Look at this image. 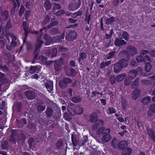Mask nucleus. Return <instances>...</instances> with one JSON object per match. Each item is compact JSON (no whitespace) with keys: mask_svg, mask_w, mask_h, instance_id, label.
<instances>
[{"mask_svg":"<svg viewBox=\"0 0 155 155\" xmlns=\"http://www.w3.org/2000/svg\"><path fill=\"white\" fill-rule=\"evenodd\" d=\"M31 14V11L30 10H27L26 11L25 14V20H28V18Z\"/></svg>","mask_w":155,"mask_h":155,"instance_id":"nucleus-54","label":"nucleus"},{"mask_svg":"<svg viewBox=\"0 0 155 155\" xmlns=\"http://www.w3.org/2000/svg\"><path fill=\"white\" fill-rule=\"evenodd\" d=\"M96 93H97V94H101V96L103 95V94L102 93H100L98 91H93L92 92V95L91 96V97H96Z\"/></svg>","mask_w":155,"mask_h":155,"instance_id":"nucleus-62","label":"nucleus"},{"mask_svg":"<svg viewBox=\"0 0 155 155\" xmlns=\"http://www.w3.org/2000/svg\"><path fill=\"white\" fill-rule=\"evenodd\" d=\"M12 26L11 20L10 19L7 22L6 25V28L8 29H10L12 28Z\"/></svg>","mask_w":155,"mask_h":155,"instance_id":"nucleus-56","label":"nucleus"},{"mask_svg":"<svg viewBox=\"0 0 155 155\" xmlns=\"http://www.w3.org/2000/svg\"><path fill=\"white\" fill-rule=\"evenodd\" d=\"M105 128L104 127H100L96 131V134L98 135H99L101 134L104 131Z\"/></svg>","mask_w":155,"mask_h":155,"instance_id":"nucleus-61","label":"nucleus"},{"mask_svg":"<svg viewBox=\"0 0 155 155\" xmlns=\"http://www.w3.org/2000/svg\"><path fill=\"white\" fill-rule=\"evenodd\" d=\"M81 0H73L68 4V8L70 11H73L78 9L81 6Z\"/></svg>","mask_w":155,"mask_h":155,"instance_id":"nucleus-1","label":"nucleus"},{"mask_svg":"<svg viewBox=\"0 0 155 155\" xmlns=\"http://www.w3.org/2000/svg\"><path fill=\"white\" fill-rule=\"evenodd\" d=\"M130 65L132 67L137 66V63L134 59H132L130 63Z\"/></svg>","mask_w":155,"mask_h":155,"instance_id":"nucleus-63","label":"nucleus"},{"mask_svg":"<svg viewBox=\"0 0 155 155\" xmlns=\"http://www.w3.org/2000/svg\"><path fill=\"white\" fill-rule=\"evenodd\" d=\"M140 91L138 89H135L133 92L132 97L134 100H136L140 95Z\"/></svg>","mask_w":155,"mask_h":155,"instance_id":"nucleus-20","label":"nucleus"},{"mask_svg":"<svg viewBox=\"0 0 155 155\" xmlns=\"http://www.w3.org/2000/svg\"><path fill=\"white\" fill-rule=\"evenodd\" d=\"M0 82L3 84H7L8 82V80L5 77V74L1 72L0 73Z\"/></svg>","mask_w":155,"mask_h":155,"instance_id":"nucleus-23","label":"nucleus"},{"mask_svg":"<svg viewBox=\"0 0 155 155\" xmlns=\"http://www.w3.org/2000/svg\"><path fill=\"white\" fill-rule=\"evenodd\" d=\"M29 147L31 149L33 148L36 145V143L35 140L32 138H29L28 140Z\"/></svg>","mask_w":155,"mask_h":155,"instance_id":"nucleus-25","label":"nucleus"},{"mask_svg":"<svg viewBox=\"0 0 155 155\" xmlns=\"http://www.w3.org/2000/svg\"><path fill=\"white\" fill-rule=\"evenodd\" d=\"M130 82L131 81L129 79L126 78L124 80V84L126 86H129L130 84Z\"/></svg>","mask_w":155,"mask_h":155,"instance_id":"nucleus-59","label":"nucleus"},{"mask_svg":"<svg viewBox=\"0 0 155 155\" xmlns=\"http://www.w3.org/2000/svg\"><path fill=\"white\" fill-rule=\"evenodd\" d=\"M22 26L23 27L24 31L28 30L29 25L28 24L26 21H23L22 24Z\"/></svg>","mask_w":155,"mask_h":155,"instance_id":"nucleus-48","label":"nucleus"},{"mask_svg":"<svg viewBox=\"0 0 155 155\" xmlns=\"http://www.w3.org/2000/svg\"><path fill=\"white\" fill-rule=\"evenodd\" d=\"M126 74L125 73L119 74L116 76V80L117 82H120L122 81L126 77Z\"/></svg>","mask_w":155,"mask_h":155,"instance_id":"nucleus-27","label":"nucleus"},{"mask_svg":"<svg viewBox=\"0 0 155 155\" xmlns=\"http://www.w3.org/2000/svg\"><path fill=\"white\" fill-rule=\"evenodd\" d=\"M25 8L24 6L22 5L20 8L18 14L20 17H21L25 11Z\"/></svg>","mask_w":155,"mask_h":155,"instance_id":"nucleus-44","label":"nucleus"},{"mask_svg":"<svg viewBox=\"0 0 155 155\" xmlns=\"http://www.w3.org/2000/svg\"><path fill=\"white\" fill-rule=\"evenodd\" d=\"M71 138L73 146L74 147H76L78 145L79 146L80 140L75 134H73L72 135Z\"/></svg>","mask_w":155,"mask_h":155,"instance_id":"nucleus-11","label":"nucleus"},{"mask_svg":"<svg viewBox=\"0 0 155 155\" xmlns=\"http://www.w3.org/2000/svg\"><path fill=\"white\" fill-rule=\"evenodd\" d=\"M16 122L19 128L22 127L24 125H25L27 124V121L25 118H22L19 120H17Z\"/></svg>","mask_w":155,"mask_h":155,"instance_id":"nucleus-18","label":"nucleus"},{"mask_svg":"<svg viewBox=\"0 0 155 155\" xmlns=\"http://www.w3.org/2000/svg\"><path fill=\"white\" fill-rule=\"evenodd\" d=\"M111 138V137L110 134H104L101 138V140L103 143H107L109 141Z\"/></svg>","mask_w":155,"mask_h":155,"instance_id":"nucleus-22","label":"nucleus"},{"mask_svg":"<svg viewBox=\"0 0 155 155\" xmlns=\"http://www.w3.org/2000/svg\"><path fill=\"white\" fill-rule=\"evenodd\" d=\"M150 110L153 112H155V103L152 104L150 107Z\"/></svg>","mask_w":155,"mask_h":155,"instance_id":"nucleus-64","label":"nucleus"},{"mask_svg":"<svg viewBox=\"0 0 155 155\" xmlns=\"http://www.w3.org/2000/svg\"><path fill=\"white\" fill-rule=\"evenodd\" d=\"M34 58L35 59L40 60L41 59L42 60H46V58L43 55H40L39 56L38 53H37L35 55Z\"/></svg>","mask_w":155,"mask_h":155,"instance_id":"nucleus-40","label":"nucleus"},{"mask_svg":"<svg viewBox=\"0 0 155 155\" xmlns=\"http://www.w3.org/2000/svg\"><path fill=\"white\" fill-rule=\"evenodd\" d=\"M63 145V142L61 140H58L56 143V146L58 149H60Z\"/></svg>","mask_w":155,"mask_h":155,"instance_id":"nucleus-50","label":"nucleus"},{"mask_svg":"<svg viewBox=\"0 0 155 155\" xmlns=\"http://www.w3.org/2000/svg\"><path fill=\"white\" fill-rule=\"evenodd\" d=\"M82 98L79 96H77L71 98V101L74 103H78L81 102Z\"/></svg>","mask_w":155,"mask_h":155,"instance_id":"nucleus-28","label":"nucleus"},{"mask_svg":"<svg viewBox=\"0 0 155 155\" xmlns=\"http://www.w3.org/2000/svg\"><path fill=\"white\" fill-rule=\"evenodd\" d=\"M77 36V34L75 31L71 30L66 33L65 39L68 41H72L76 39Z\"/></svg>","mask_w":155,"mask_h":155,"instance_id":"nucleus-2","label":"nucleus"},{"mask_svg":"<svg viewBox=\"0 0 155 155\" xmlns=\"http://www.w3.org/2000/svg\"><path fill=\"white\" fill-rule=\"evenodd\" d=\"M76 106V105L71 103H70L68 104V111L71 115L73 116L75 115Z\"/></svg>","mask_w":155,"mask_h":155,"instance_id":"nucleus-5","label":"nucleus"},{"mask_svg":"<svg viewBox=\"0 0 155 155\" xmlns=\"http://www.w3.org/2000/svg\"><path fill=\"white\" fill-rule=\"evenodd\" d=\"M151 100V98L149 96H146L142 99L141 103L144 105H147L149 104Z\"/></svg>","mask_w":155,"mask_h":155,"instance_id":"nucleus-30","label":"nucleus"},{"mask_svg":"<svg viewBox=\"0 0 155 155\" xmlns=\"http://www.w3.org/2000/svg\"><path fill=\"white\" fill-rule=\"evenodd\" d=\"M127 43V42L121 38H116L114 42L115 45L117 47H119L123 45H126Z\"/></svg>","mask_w":155,"mask_h":155,"instance_id":"nucleus-10","label":"nucleus"},{"mask_svg":"<svg viewBox=\"0 0 155 155\" xmlns=\"http://www.w3.org/2000/svg\"><path fill=\"white\" fill-rule=\"evenodd\" d=\"M127 50L130 56H134L137 53V50L136 48L132 45H130L127 47Z\"/></svg>","mask_w":155,"mask_h":155,"instance_id":"nucleus-7","label":"nucleus"},{"mask_svg":"<svg viewBox=\"0 0 155 155\" xmlns=\"http://www.w3.org/2000/svg\"><path fill=\"white\" fill-rule=\"evenodd\" d=\"M122 106L123 108L125 109L126 108L127 106V103L124 100L122 99L121 101Z\"/></svg>","mask_w":155,"mask_h":155,"instance_id":"nucleus-53","label":"nucleus"},{"mask_svg":"<svg viewBox=\"0 0 155 155\" xmlns=\"http://www.w3.org/2000/svg\"><path fill=\"white\" fill-rule=\"evenodd\" d=\"M17 138H18V133L16 131L13 130L12 131L10 138L9 141L13 144H15L16 142Z\"/></svg>","mask_w":155,"mask_h":155,"instance_id":"nucleus-8","label":"nucleus"},{"mask_svg":"<svg viewBox=\"0 0 155 155\" xmlns=\"http://www.w3.org/2000/svg\"><path fill=\"white\" fill-rule=\"evenodd\" d=\"M50 17L49 15H46L42 21L41 23V24L42 25H46L50 21Z\"/></svg>","mask_w":155,"mask_h":155,"instance_id":"nucleus-38","label":"nucleus"},{"mask_svg":"<svg viewBox=\"0 0 155 155\" xmlns=\"http://www.w3.org/2000/svg\"><path fill=\"white\" fill-rule=\"evenodd\" d=\"M64 12L63 10H60L56 12L55 14L57 16H61L64 14Z\"/></svg>","mask_w":155,"mask_h":155,"instance_id":"nucleus-60","label":"nucleus"},{"mask_svg":"<svg viewBox=\"0 0 155 155\" xmlns=\"http://www.w3.org/2000/svg\"><path fill=\"white\" fill-rule=\"evenodd\" d=\"M53 110L51 107H48L47 108L46 110V114L47 117H51L53 114Z\"/></svg>","mask_w":155,"mask_h":155,"instance_id":"nucleus-36","label":"nucleus"},{"mask_svg":"<svg viewBox=\"0 0 155 155\" xmlns=\"http://www.w3.org/2000/svg\"><path fill=\"white\" fill-rule=\"evenodd\" d=\"M58 50L56 48H53L51 50V52L50 53V54L51 53V56L52 57H55L57 55Z\"/></svg>","mask_w":155,"mask_h":155,"instance_id":"nucleus-49","label":"nucleus"},{"mask_svg":"<svg viewBox=\"0 0 155 155\" xmlns=\"http://www.w3.org/2000/svg\"><path fill=\"white\" fill-rule=\"evenodd\" d=\"M124 150L122 151L121 155H129L132 152L131 149L129 147L127 149H125Z\"/></svg>","mask_w":155,"mask_h":155,"instance_id":"nucleus-39","label":"nucleus"},{"mask_svg":"<svg viewBox=\"0 0 155 155\" xmlns=\"http://www.w3.org/2000/svg\"><path fill=\"white\" fill-rule=\"evenodd\" d=\"M115 53L116 51H113L109 52L108 54L109 56L107 57V58L108 59H110L114 56Z\"/></svg>","mask_w":155,"mask_h":155,"instance_id":"nucleus-55","label":"nucleus"},{"mask_svg":"<svg viewBox=\"0 0 155 155\" xmlns=\"http://www.w3.org/2000/svg\"><path fill=\"white\" fill-rule=\"evenodd\" d=\"M122 37L127 41H128L129 39V35L128 33L125 31L123 32Z\"/></svg>","mask_w":155,"mask_h":155,"instance_id":"nucleus-45","label":"nucleus"},{"mask_svg":"<svg viewBox=\"0 0 155 155\" xmlns=\"http://www.w3.org/2000/svg\"><path fill=\"white\" fill-rule=\"evenodd\" d=\"M11 37L12 38V41L10 43L12 47H15L17 45V42L16 41L17 37L13 34L11 35Z\"/></svg>","mask_w":155,"mask_h":155,"instance_id":"nucleus-21","label":"nucleus"},{"mask_svg":"<svg viewBox=\"0 0 155 155\" xmlns=\"http://www.w3.org/2000/svg\"><path fill=\"white\" fill-rule=\"evenodd\" d=\"M137 74V71L135 70H132L130 71L129 72L128 75L129 77L132 79L135 78Z\"/></svg>","mask_w":155,"mask_h":155,"instance_id":"nucleus-37","label":"nucleus"},{"mask_svg":"<svg viewBox=\"0 0 155 155\" xmlns=\"http://www.w3.org/2000/svg\"><path fill=\"white\" fill-rule=\"evenodd\" d=\"M98 116L95 113H92L89 117V121L91 123H95L98 121Z\"/></svg>","mask_w":155,"mask_h":155,"instance_id":"nucleus-12","label":"nucleus"},{"mask_svg":"<svg viewBox=\"0 0 155 155\" xmlns=\"http://www.w3.org/2000/svg\"><path fill=\"white\" fill-rule=\"evenodd\" d=\"M64 81L66 83V84L68 85V84H70L72 81V80L68 78H62Z\"/></svg>","mask_w":155,"mask_h":155,"instance_id":"nucleus-58","label":"nucleus"},{"mask_svg":"<svg viewBox=\"0 0 155 155\" xmlns=\"http://www.w3.org/2000/svg\"><path fill=\"white\" fill-rule=\"evenodd\" d=\"M1 147L2 149H8L9 146L7 141L2 140L1 141Z\"/></svg>","mask_w":155,"mask_h":155,"instance_id":"nucleus-29","label":"nucleus"},{"mask_svg":"<svg viewBox=\"0 0 155 155\" xmlns=\"http://www.w3.org/2000/svg\"><path fill=\"white\" fill-rule=\"evenodd\" d=\"M45 86L47 89L48 91L50 92L53 90V82L52 81H48L45 84Z\"/></svg>","mask_w":155,"mask_h":155,"instance_id":"nucleus-19","label":"nucleus"},{"mask_svg":"<svg viewBox=\"0 0 155 155\" xmlns=\"http://www.w3.org/2000/svg\"><path fill=\"white\" fill-rule=\"evenodd\" d=\"M63 116L64 119L66 120H69L71 119V116L67 112L64 113Z\"/></svg>","mask_w":155,"mask_h":155,"instance_id":"nucleus-51","label":"nucleus"},{"mask_svg":"<svg viewBox=\"0 0 155 155\" xmlns=\"http://www.w3.org/2000/svg\"><path fill=\"white\" fill-rule=\"evenodd\" d=\"M128 65V62L127 60L122 58L119 60L114 66V68H125L127 67Z\"/></svg>","mask_w":155,"mask_h":155,"instance_id":"nucleus-3","label":"nucleus"},{"mask_svg":"<svg viewBox=\"0 0 155 155\" xmlns=\"http://www.w3.org/2000/svg\"><path fill=\"white\" fill-rule=\"evenodd\" d=\"M21 103L20 102H18L15 104L13 107V109L14 110L17 111L18 112H20L21 110Z\"/></svg>","mask_w":155,"mask_h":155,"instance_id":"nucleus-26","label":"nucleus"},{"mask_svg":"<svg viewBox=\"0 0 155 155\" xmlns=\"http://www.w3.org/2000/svg\"><path fill=\"white\" fill-rule=\"evenodd\" d=\"M45 40L47 43L49 44L51 43V38L50 35L47 34H45L44 36Z\"/></svg>","mask_w":155,"mask_h":155,"instance_id":"nucleus-42","label":"nucleus"},{"mask_svg":"<svg viewBox=\"0 0 155 155\" xmlns=\"http://www.w3.org/2000/svg\"><path fill=\"white\" fill-rule=\"evenodd\" d=\"M128 143L125 141H122L118 143L117 146L120 150H124L127 147Z\"/></svg>","mask_w":155,"mask_h":155,"instance_id":"nucleus-16","label":"nucleus"},{"mask_svg":"<svg viewBox=\"0 0 155 155\" xmlns=\"http://www.w3.org/2000/svg\"><path fill=\"white\" fill-rule=\"evenodd\" d=\"M1 15L4 18L5 20H7L8 17L9 12L7 10L2 11L1 12Z\"/></svg>","mask_w":155,"mask_h":155,"instance_id":"nucleus-34","label":"nucleus"},{"mask_svg":"<svg viewBox=\"0 0 155 155\" xmlns=\"http://www.w3.org/2000/svg\"><path fill=\"white\" fill-rule=\"evenodd\" d=\"M115 17L114 16L107 18L106 20L105 24L107 25H110L115 21Z\"/></svg>","mask_w":155,"mask_h":155,"instance_id":"nucleus-32","label":"nucleus"},{"mask_svg":"<svg viewBox=\"0 0 155 155\" xmlns=\"http://www.w3.org/2000/svg\"><path fill=\"white\" fill-rule=\"evenodd\" d=\"M59 86L62 88H64L66 87L68 85L66 84L64 80L62 79V80L60 81L59 82Z\"/></svg>","mask_w":155,"mask_h":155,"instance_id":"nucleus-43","label":"nucleus"},{"mask_svg":"<svg viewBox=\"0 0 155 155\" xmlns=\"http://www.w3.org/2000/svg\"><path fill=\"white\" fill-rule=\"evenodd\" d=\"M119 55L121 57H124L127 59V60H129L130 59V55L127 51L122 50L119 52Z\"/></svg>","mask_w":155,"mask_h":155,"instance_id":"nucleus-15","label":"nucleus"},{"mask_svg":"<svg viewBox=\"0 0 155 155\" xmlns=\"http://www.w3.org/2000/svg\"><path fill=\"white\" fill-rule=\"evenodd\" d=\"M97 122L92 126V129L94 130H96L100 126L102 127L104 125V122L102 120H99Z\"/></svg>","mask_w":155,"mask_h":155,"instance_id":"nucleus-14","label":"nucleus"},{"mask_svg":"<svg viewBox=\"0 0 155 155\" xmlns=\"http://www.w3.org/2000/svg\"><path fill=\"white\" fill-rule=\"evenodd\" d=\"M147 132L149 136L150 137L151 140L155 142V132L151 129L147 128Z\"/></svg>","mask_w":155,"mask_h":155,"instance_id":"nucleus-17","label":"nucleus"},{"mask_svg":"<svg viewBox=\"0 0 155 155\" xmlns=\"http://www.w3.org/2000/svg\"><path fill=\"white\" fill-rule=\"evenodd\" d=\"M44 6L46 11H48L51 9L52 5L49 0H46L45 2Z\"/></svg>","mask_w":155,"mask_h":155,"instance_id":"nucleus-24","label":"nucleus"},{"mask_svg":"<svg viewBox=\"0 0 155 155\" xmlns=\"http://www.w3.org/2000/svg\"><path fill=\"white\" fill-rule=\"evenodd\" d=\"M75 114H82L84 111L83 108L80 106L76 105L75 109Z\"/></svg>","mask_w":155,"mask_h":155,"instance_id":"nucleus-31","label":"nucleus"},{"mask_svg":"<svg viewBox=\"0 0 155 155\" xmlns=\"http://www.w3.org/2000/svg\"><path fill=\"white\" fill-rule=\"evenodd\" d=\"M64 61L63 59L61 57L54 61V68H61L64 64Z\"/></svg>","mask_w":155,"mask_h":155,"instance_id":"nucleus-4","label":"nucleus"},{"mask_svg":"<svg viewBox=\"0 0 155 155\" xmlns=\"http://www.w3.org/2000/svg\"><path fill=\"white\" fill-rule=\"evenodd\" d=\"M45 106L38 105L37 107V110L38 113H41L44 111L45 108Z\"/></svg>","mask_w":155,"mask_h":155,"instance_id":"nucleus-46","label":"nucleus"},{"mask_svg":"<svg viewBox=\"0 0 155 155\" xmlns=\"http://www.w3.org/2000/svg\"><path fill=\"white\" fill-rule=\"evenodd\" d=\"M59 33V30L57 28H53L51 29L50 31V33L52 35H56Z\"/></svg>","mask_w":155,"mask_h":155,"instance_id":"nucleus-41","label":"nucleus"},{"mask_svg":"<svg viewBox=\"0 0 155 155\" xmlns=\"http://www.w3.org/2000/svg\"><path fill=\"white\" fill-rule=\"evenodd\" d=\"M110 83L112 84H114L115 83L116 81H117L116 77H115L113 76H111L110 78Z\"/></svg>","mask_w":155,"mask_h":155,"instance_id":"nucleus-57","label":"nucleus"},{"mask_svg":"<svg viewBox=\"0 0 155 155\" xmlns=\"http://www.w3.org/2000/svg\"><path fill=\"white\" fill-rule=\"evenodd\" d=\"M58 50L59 52H63L66 53L68 51V50L65 48L64 47L62 46H60L58 48Z\"/></svg>","mask_w":155,"mask_h":155,"instance_id":"nucleus-52","label":"nucleus"},{"mask_svg":"<svg viewBox=\"0 0 155 155\" xmlns=\"http://www.w3.org/2000/svg\"><path fill=\"white\" fill-rule=\"evenodd\" d=\"M79 58H78L79 62L80 63L81 61H84L87 57L86 53H81L79 54Z\"/></svg>","mask_w":155,"mask_h":155,"instance_id":"nucleus-35","label":"nucleus"},{"mask_svg":"<svg viewBox=\"0 0 155 155\" xmlns=\"http://www.w3.org/2000/svg\"><path fill=\"white\" fill-rule=\"evenodd\" d=\"M118 143L117 139L115 137L113 138L111 142V144L112 146L114 148L117 147V144Z\"/></svg>","mask_w":155,"mask_h":155,"instance_id":"nucleus-47","label":"nucleus"},{"mask_svg":"<svg viewBox=\"0 0 155 155\" xmlns=\"http://www.w3.org/2000/svg\"><path fill=\"white\" fill-rule=\"evenodd\" d=\"M25 95L28 99L30 100L35 99L36 97L35 92L34 91H26L25 92Z\"/></svg>","mask_w":155,"mask_h":155,"instance_id":"nucleus-9","label":"nucleus"},{"mask_svg":"<svg viewBox=\"0 0 155 155\" xmlns=\"http://www.w3.org/2000/svg\"><path fill=\"white\" fill-rule=\"evenodd\" d=\"M88 140V137L87 136H84L80 140L79 146H84L85 143L87 142Z\"/></svg>","mask_w":155,"mask_h":155,"instance_id":"nucleus-33","label":"nucleus"},{"mask_svg":"<svg viewBox=\"0 0 155 155\" xmlns=\"http://www.w3.org/2000/svg\"><path fill=\"white\" fill-rule=\"evenodd\" d=\"M37 41L38 42L35 44V49L34 51L35 54L36 53L38 50L40 49L41 47V45L44 43L43 41L40 39V38H38Z\"/></svg>","mask_w":155,"mask_h":155,"instance_id":"nucleus-13","label":"nucleus"},{"mask_svg":"<svg viewBox=\"0 0 155 155\" xmlns=\"http://www.w3.org/2000/svg\"><path fill=\"white\" fill-rule=\"evenodd\" d=\"M136 59L138 62L140 63L143 61L145 62L146 61H148L150 62L152 61L151 58L147 55H145L144 57L140 54L139 56H137L136 57Z\"/></svg>","mask_w":155,"mask_h":155,"instance_id":"nucleus-6","label":"nucleus"}]
</instances>
